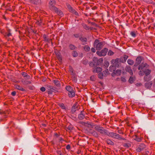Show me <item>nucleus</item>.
<instances>
[{"label": "nucleus", "instance_id": "a19ab883", "mask_svg": "<svg viewBox=\"0 0 155 155\" xmlns=\"http://www.w3.org/2000/svg\"><path fill=\"white\" fill-rule=\"evenodd\" d=\"M80 40L82 42H85L87 41V39L84 38H80Z\"/></svg>", "mask_w": 155, "mask_h": 155}, {"label": "nucleus", "instance_id": "e2e57ef3", "mask_svg": "<svg viewBox=\"0 0 155 155\" xmlns=\"http://www.w3.org/2000/svg\"><path fill=\"white\" fill-rule=\"evenodd\" d=\"M69 130H71L72 129V127L71 126H68L67 128Z\"/></svg>", "mask_w": 155, "mask_h": 155}, {"label": "nucleus", "instance_id": "473e14b6", "mask_svg": "<svg viewBox=\"0 0 155 155\" xmlns=\"http://www.w3.org/2000/svg\"><path fill=\"white\" fill-rule=\"evenodd\" d=\"M59 106L62 109L66 110V108L64 104L63 103H60L59 104Z\"/></svg>", "mask_w": 155, "mask_h": 155}, {"label": "nucleus", "instance_id": "412c9836", "mask_svg": "<svg viewBox=\"0 0 155 155\" xmlns=\"http://www.w3.org/2000/svg\"><path fill=\"white\" fill-rule=\"evenodd\" d=\"M134 139L138 142H140L141 141V138L139 136L135 135L134 137Z\"/></svg>", "mask_w": 155, "mask_h": 155}, {"label": "nucleus", "instance_id": "774afa93", "mask_svg": "<svg viewBox=\"0 0 155 155\" xmlns=\"http://www.w3.org/2000/svg\"><path fill=\"white\" fill-rule=\"evenodd\" d=\"M58 153L60 155V153H61L60 151H58Z\"/></svg>", "mask_w": 155, "mask_h": 155}, {"label": "nucleus", "instance_id": "4be33fe9", "mask_svg": "<svg viewBox=\"0 0 155 155\" xmlns=\"http://www.w3.org/2000/svg\"><path fill=\"white\" fill-rule=\"evenodd\" d=\"M5 36L6 37H12V35L9 30H8L7 32L5 33Z\"/></svg>", "mask_w": 155, "mask_h": 155}, {"label": "nucleus", "instance_id": "4d7b16f0", "mask_svg": "<svg viewBox=\"0 0 155 155\" xmlns=\"http://www.w3.org/2000/svg\"><path fill=\"white\" fill-rule=\"evenodd\" d=\"M118 132L120 134H123L124 132L121 130H118Z\"/></svg>", "mask_w": 155, "mask_h": 155}, {"label": "nucleus", "instance_id": "4c0bfd02", "mask_svg": "<svg viewBox=\"0 0 155 155\" xmlns=\"http://www.w3.org/2000/svg\"><path fill=\"white\" fill-rule=\"evenodd\" d=\"M115 73L117 75H119L121 73V70L119 69H117Z\"/></svg>", "mask_w": 155, "mask_h": 155}, {"label": "nucleus", "instance_id": "37998d69", "mask_svg": "<svg viewBox=\"0 0 155 155\" xmlns=\"http://www.w3.org/2000/svg\"><path fill=\"white\" fill-rule=\"evenodd\" d=\"M82 26L86 30H88L89 29V27L86 25V24H82Z\"/></svg>", "mask_w": 155, "mask_h": 155}, {"label": "nucleus", "instance_id": "a878e982", "mask_svg": "<svg viewBox=\"0 0 155 155\" xmlns=\"http://www.w3.org/2000/svg\"><path fill=\"white\" fill-rule=\"evenodd\" d=\"M43 37L44 39V41L48 42H49L50 40H51V39L48 38L45 35H44Z\"/></svg>", "mask_w": 155, "mask_h": 155}, {"label": "nucleus", "instance_id": "2eb2a0df", "mask_svg": "<svg viewBox=\"0 0 155 155\" xmlns=\"http://www.w3.org/2000/svg\"><path fill=\"white\" fill-rule=\"evenodd\" d=\"M53 82L55 84V85L58 87H61V84L60 81L58 80H54Z\"/></svg>", "mask_w": 155, "mask_h": 155}, {"label": "nucleus", "instance_id": "c85d7f7f", "mask_svg": "<svg viewBox=\"0 0 155 155\" xmlns=\"http://www.w3.org/2000/svg\"><path fill=\"white\" fill-rule=\"evenodd\" d=\"M91 134L95 137H99L98 134L95 131H93Z\"/></svg>", "mask_w": 155, "mask_h": 155}, {"label": "nucleus", "instance_id": "ddd939ff", "mask_svg": "<svg viewBox=\"0 0 155 155\" xmlns=\"http://www.w3.org/2000/svg\"><path fill=\"white\" fill-rule=\"evenodd\" d=\"M85 117L84 112L83 110L81 111L80 114L78 115V118L80 120H82Z\"/></svg>", "mask_w": 155, "mask_h": 155}, {"label": "nucleus", "instance_id": "c756f323", "mask_svg": "<svg viewBox=\"0 0 155 155\" xmlns=\"http://www.w3.org/2000/svg\"><path fill=\"white\" fill-rule=\"evenodd\" d=\"M127 62L130 65H133L134 63V61L133 60L130 59L128 60Z\"/></svg>", "mask_w": 155, "mask_h": 155}, {"label": "nucleus", "instance_id": "052dcab7", "mask_svg": "<svg viewBox=\"0 0 155 155\" xmlns=\"http://www.w3.org/2000/svg\"><path fill=\"white\" fill-rule=\"evenodd\" d=\"M74 37L76 38H78L79 37V35L78 34H75L74 35Z\"/></svg>", "mask_w": 155, "mask_h": 155}, {"label": "nucleus", "instance_id": "c9c22d12", "mask_svg": "<svg viewBox=\"0 0 155 155\" xmlns=\"http://www.w3.org/2000/svg\"><path fill=\"white\" fill-rule=\"evenodd\" d=\"M115 138L117 139H121L123 140H125L124 138H123L122 137H121V136L119 134H116V137Z\"/></svg>", "mask_w": 155, "mask_h": 155}, {"label": "nucleus", "instance_id": "5fc2aeb1", "mask_svg": "<svg viewBox=\"0 0 155 155\" xmlns=\"http://www.w3.org/2000/svg\"><path fill=\"white\" fill-rule=\"evenodd\" d=\"M97 60V58L96 57H94L93 58V61H94L95 63L96 62V61Z\"/></svg>", "mask_w": 155, "mask_h": 155}, {"label": "nucleus", "instance_id": "09e8293b", "mask_svg": "<svg viewBox=\"0 0 155 155\" xmlns=\"http://www.w3.org/2000/svg\"><path fill=\"white\" fill-rule=\"evenodd\" d=\"M130 34L133 37H135L136 36L135 33L134 31L131 32L130 33Z\"/></svg>", "mask_w": 155, "mask_h": 155}, {"label": "nucleus", "instance_id": "72a5a7b5", "mask_svg": "<svg viewBox=\"0 0 155 155\" xmlns=\"http://www.w3.org/2000/svg\"><path fill=\"white\" fill-rule=\"evenodd\" d=\"M84 49L86 51H89L90 50V48L87 45H85L84 47Z\"/></svg>", "mask_w": 155, "mask_h": 155}, {"label": "nucleus", "instance_id": "dca6fc26", "mask_svg": "<svg viewBox=\"0 0 155 155\" xmlns=\"http://www.w3.org/2000/svg\"><path fill=\"white\" fill-rule=\"evenodd\" d=\"M152 84V81L146 82L144 84L145 87L149 89L151 87Z\"/></svg>", "mask_w": 155, "mask_h": 155}, {"label": "nucleus", "instance_id": "7ed1b4c3", "mask_svg": "<svg viewBox=\"0 0 155 155\" xmlns=\"http://www.w3.org/2000/svg\"><path fill=\"white\" fill-rule=\"evenodd\" d=\"M119 59L118 58L112 60L111 61V64H112V66L110 67L109 68V70L110 71V69H111L114 67H118L121 65Z\"/></svg>", "mask_w": 155, "mask_h": 155}, {"label": "nucleus", "instance_id": "680f3d73", "mask_svg": "<svg viewBox=\"0 0 155 155\" xmlns=\"http://www.w3.org/2000/svg\"><path fill=\"white\" fill-rule=\"evenodd\" d=\"M57 58L59 60H62L61 57L60 55H58Z\"/></svg>", "mask_w": 155, "mask_h": 155}, {"label": "nucleus", "instance_id": "bf43d9fd", "mask_svg": "<svg viewBox=\"0 0 155 155\" xmlns=\"http://www.w3.org/2000/svg\"><path fill=\"white\" fill-rule=\"evenodd\" d=\"M71 147L69 145H68L66 147V148L67 150H69L70 149Z\"/></svg>", "mask_w": 155, "mask_h": 155}, {"label": "nucleus", "instance_id": "aec40b11", "mask_svg": "<svg viewBox=\"0 0 155 155\" xmlns=\"http://www.w3.org/2000/svg\"><path fill=\"white\" fill-rule=\"evenodd\" d=\"M68 95L70 97H73L75 96V93L73 90H72L68 93Z\"/></svg>", "mask_w": 155, "mask_h": 155}, {"label": "nucleus", "instance_id": "58836bf2", "mask_svg": "<svg viewBox=\"0 0 155 155\" xmlns=\"http://www.w3.org/2000/svg\"><path fill=\"white\" fill-rule=\"evenodd\" d=\"M69 48L71 50H74L76 48V47L73 45H70L69 46Z\"/></svg>", "mask_w": 155, "mask_h": 155}, {"label": "nucleus", "instance_id": "69168bd1", "mask_svg": "<svg viewBox=\"0 0 155 155\" xmlns=\"http://www.w3.org/2000/svg\"><path fill=\"white\" fill-rule=\"evenodd\" d=\"M153 86L154 87H155V78L153 80Z\"/></svg>", "mask_w": 155, "mask_h": 155}, {"label": "nucleus", "instance_id": "f704fd0d", "mask_svg": "<svg viewBox=\"0 0 155 155\" xmlns=\"http://www.w3.org/2000/svg\"><path fill=\"white\" fill-rule=\"evenodd\" d=\"M135 80V78L132 77H130L129 80V82L130 83H132Z\"/></svg>", "mask_w": 155, "mask_h": 155}, {"label": "nucleus", "instance_id": "3c124183", "mask_svg": "<svg viewBox=\"0 0 155 155\" xmlns=\"http://www.w3.org/2000/svg\"><path fill=\"white\" fill-rule=\"evenodd\" d=\"M45 88L44 87H42L40 88V90L42 92H44L45 91Z\"/></svg>", "mask_w": 155, "mask_h": 155}, {"label": "nucleus", "instance_id": "9d476101", "mask_svg": "<svg viewBox=\"0 0 155 155\" xmlns=\"http://www.w3.org/2000/svg\"><path fill=\"white\" fill-rule=\"evenodd\" d=\"M102 70V69L100 67H94L93 69V72L94 73H99L101 72Z\"/></svg>", "mask_w": 155, "mask_h": 155}, {"label": "nucleus", "instance_id": "b1692460", "mask_svg": "<svg viewBox=\"0 0 155 155\" xmlns=\"http://www.w3.org/2000/svg\"><path fill=\"white\" fill-rule=\"evenodd\" d=\"M126 69V71L128 72L131 75H133L132 70L131 68L130 67H127Z\"/></svg>", "mask_w": 155, "mask_h": 155}, {"label": "nucleus", "instance_id": "20e7f679", "mask_svg": "<svg viewBox=\"0 0 155 155\" xmlns=\"http://www.w3.org/2000/svg\"><path fill=\"white\" fill-rule=\"evenodd\" d=\"M94 129L102 135H107L108 131L103 127L96 126L94 128Z\"/></svg>", "mask_w": 155, "mask_h": 155}, {"label": "nucleus", "instance_id": "49530a36", "mask_svg": "<svg viewBox=\"0 0 155 155\" xmlns=\"http://www.w3.org/2000/svg\"><path fill=\"white\" fill-rule=\"evenodd\" d=\"M104 76V74H103L102 73H100L98 74V77L99 78L102 79L103 78V76Z\"/></svg>", "mask_w": 155, "mask_h": 155}, {"label": "nucleus", "instance_id": "de8ad7c7", "mask_svg": "<svg viewBox=\"0 0 155 155\" xmlns=\"http://www.w3.org/2000/svg\"><path fill=\"white\" fill-rule=\"evenodd\" d=\"M114 52H113L111 50H109L108 53V55L109 56H111L114 54Z\"/></svg>", "mask_w": 155, "mask_h": 155}, {"label": "nucleus", "instance_id": "13d9d810", "mask_svg": "<svg viewBox=\"0 0 155 155\" xmlns=\"http://www.w3.org/2000/svg\"><path fill=\"white\" fill-rule=\"evenodd\" d=\"M16 92L15 91H13L11 93V94L13 96H15L16 95Z\"/></svg>", "mask_w": 155, "mask_h": 155}, {"label": "nucleus", "instance_id": "39448f33", "mask_svg": "<svg viewBox=\"0 0 155 155\" xmlns=\"http://www.w3.org/2000/svg\"><path fill=\"white\" fill-rule=\"evenodd\" d=\"M46 88L49 90L48 91V94H51L52 92L56 93L58 92L56 88L50 85H47L46 86Z\"/></svg>", "mask_w": 155, "mask_h": 155}, {"label": "nucleus", "instance_id": "cd10ccee", "mask_svg": "<svg viewBox=\"0 0 155 155\" xmlns=\"http://www.w3.org/2000/svg\"><path fill=\"white\" fill-rule=\"evenodd\" d=\"M106 142L108 144H110V145H113L114 144V142L111 140L109 139H107L106 140Z\"/></svg>", "mask_w": 155, "mask_h": 155}, {"label": "nucleus", "instance_id": "f257e3e1", "mask_svg": "<svg viewBox=\"0 0 155 155\" xmlns=\"http://www.w3.org/2000/svg\"><path fill=\"white\" fill-rule=\"evenodd\" d=\"M149 67V66L146 63H142L139 66L138 69V70H143L145 74L149 75L151 71L147 69Z\"/></svg>", "mask_w": 155, "mask_h": 155}, {"label": "nucleus", "instance_id": "864d4df0", "mask_svg": "<svg viewBox=\"0 0 155 155\" xmlns=\"http://www.w3.org/2000/svg\"><path fill=\"white\" fill-rule=\"evenodd\" d=\"M121 81L123 82H125L126 81V80L124 78L121 77Z\"/></svg>", "mask_w": 155, "mask_h": 155}, {"label": "nucleus", "instance_id": "f3484780", "mask_svg": "<svg viewBox=\"0 0 155 155\" xmlns=\"http://www.w3.org/2000/svg\"><path fill=\"white\" fill-rule=\"evenodd\" d=\"M30 1L31 3L36 5L39 4L41 2V0H30Z\"/></svg>", "mask_w": 155, "mask_h": 155}, {"label": "nucleus", "instance_id": "603ef678", "mask_svg": "<svg viewBox=\"0 0 155 155\" xmlns=\"http://www.w3.org/2000/svg\"><path fill=\"white\" fill-rule=\"evenodd\" d=\"M21 74L23 76L25 77H26L27 75V73L25 72H21Z\"/></svg>", "mask_w": 155, "mask_h": 155}, {"label": "nucleus", "instance_id": "6e6552de", "mask_svg": "<svg viewBox=\"0 0 155 155\" xmlns=\"http://www.w3.org/2000/svg\"><path fill=\"white\" fill-rule=\"evenodd\" d=\"M145 148V145L143 143H141L138 146L136 149V151L137 152H140L142 150H144Z\"/></svg>", "mask_w": 155, "mask_h": 155}, {"label": "nucleus", "instance_id": "393cba45", "mask_svg": "<svg viewBox=\"0 0 155 155\" xmlns=\"http://www.w3.org/2000/svg\"><path fill=\"white\" fill-rule=\"evenodd\" d=\"M58 15H60L61 16H62L63 15L62 12L61 11L58 9L57 8V10H53Z\"/></svg>", "mask_w": 155, "mask_h": 155}, {"label": "nucleus", "instance_id": "79ce46f5", "mask_svg": "<svg viewBox=\"0 0 155 155\" xmlns=\"http://www.w3.org/2000/svg\"><path fill=\"white\" fill-rule=\"evenodd\" d=\"M140 71L139 72V74L140 75H141V76H143L144 75V71L143 70H140Z\"/></svg>", "mask_w": 155, "mask_h": 155}, {"label": "nucleus", "instance_id": "0eeeda50", "mask_svg": "<svg viewBox=\"0 0 155 155\" xmlns=\"http://www.w3.org/2000/svg\"><path fill=\"white\" fill-rule=\"evenodd\" d=\"M49 7L52 10H57V8L54 6L55 2L54 0H51L49 3Z\"/></svg>", "mask_w": 155, "mask_h": 155}, {"label": "nucleus", "instance_id": "c03bdc74", "mask_svg": "<svg viewBox=\"0 0 155 155\" xmlns=\"http://www.w3.org/2000/svg\"><path fill=\"white\" fill-rule=\"evenodd\" d=\"M109 63L108 62H105L104 64V66L105 68H107L108 67V66L109 65Z\"/></svg>", "mask_w": 155, "mask_h": 155}, {"label": "nucleus", "instance_id": "5701e85b", "mask_svg": "<svg viewBox=\"0 0 155 155\" xmlns=\"http://www.w3.org/2000/svg\"><path fill=\"white\" fill-rule=\"evenodd\" d=\"M15 88L18 90L22 91H25V90L22 87L19 85H16L15 86Z\"/></svg>", "mask_w": 155, "mask_h": 155}, {"label": "nucleus", "instance_id": "6e6d98bb", "mask_svg": "<svg viewBox=\"0 0 155 155\" xmlns=\"http://www.w3.org/2000/svg\"><path fill=\"white\" fill-rule=\"evenodd\" d=\"M91 51L93 52L94 53L96 51V50L95 48H91Z\"/></svg>", "mask_w": 155, "mask_h": 155}, {"label": "nucleus", "instance_id": "ea45409f", "mask_svg": "<svg viewBox=\"0 0 155 155\" xmlns=\"http://www.w3.org/2000/svg\"><path fill=\"white\" fill-rule=\"evenodd\" d=\"M95 63H93V62H90L89 63V65L91 67H95Z\"/></svg>", "mask_w": 155, "mask_h": 155}, {"label": "nucleus", "instance_id": "a18cd8bd", "mask_svg": "<svg viewBox=\"0 0 155 155\" xmlns=\"http://www.w3.org/2000/svg\"><path fill=\"white\" fill-rule=\"evenodd\" d=\"M88 61L86 59H84L83 60L82 63L84 65H87L88 63Z\"/></svg>", "mask_w": 155, "mask_h": 155}, {"label": "nucleus", "instance_id": "2f4dec72", "mask_svg": "<svg viewBox=\"0 0 155 155\" xmlns=\"http://www.w3.org/2000/svg\"><path fill=\"white\" fill-rule=\"evenodd\" d=\"M65 88L66 90L68 91V92L70 91H72V90H73L71 87L69 86H67Z\"/></svg>", "mask_w": 155, "mask_h": 155}, {"label": "nucleus", "instance_id": "6ab92c4d", "mask_svg": "<svg viewBox=\"0 0 155 155\" xmlns=\"http://www.w3.org/2000/svg\"><path fill=\"white\" fill-rule=\"evenodd\" d=\"M149 75L145 74L144 78V80L148 82L151 79V77L150 76H148Z\"/></svg>", "mask_w": 155, "mask_h": 155}, {"label": "nucleus", "instance_id": "7c9ffc66", "mask_svg": "<svg viewBox=\"0 0 155 155\" xmlns=\"http://www.w3.org/2000/svg\"><path fill=\"white\" fill-rule=\"evenodd\" d=\"M103 59L102 58H100L98 60L97 59V62L96 64L97 65H99L102 62Z\"/></svg>", "mask_w": 155, "mask_h": 155}, {"label": "nucleus", "instance_id": "423d86ee", "mask_svg": "<svg viewBox=\"0 0 155 155\" xmlns=\"http://www.w3.org/2000/svg\"><path fill=\"white\" fill-rule=\"evenodd\" d=\"M108 51V49L107 48H105L101 51H97L96 53L99 56H105L106 55Z\"/></svg>", "mask_w": 155, "mask_h": 155}, {"label": "nucleus", "instance_id": "1a4fd4ad", "mask_svg": "<svg viewBox=\"0 0 155 155\" xmlns=\"http://www.w3.org/2000/svg\"><path fill=\"white\" fill-rule=\"evenodd\" d=\"M142 58L141 57H138L136 60V62L134 64V66L136 67L141 62Z\"/></svg>", "mask_w": 155, "mask_h": 155}, {"label": "nucleus", "instance_id": "bb28decb", "mask_svg": "<svg viewBox=\"0 0 155 155\" xmlns=\"http://www.w3.org/2000/svg\"><path fill=\"white\" fill-rule=\"evenodd\" d=\"M21 82L24 84H31V82L29 81H25L22 80Z\"/></svg>", "mask_w": 155, "mask_h": 155}, {"label": "nucleus", "instance_id": "8fccbe9b", "mask_svg": "<svg viewBox=\"0 0 155 155\" xmlns=\"http://www.w3.org/2000/svg\"><path fill=\"white\" fill-rule=\"evenodd\" d=\"M108 72V70L107 69H106L104 71H103L104 72V76H106L107 75V74Z\"/></svg>", "mask_w": 155, "mask_h": 155}, {"label": "nucleus", "instance_id": "9b49d317", "mask_svg": "<svg viewBox=\"0 0 155 155\" xmlns=\"http://www.w3.org/2000/svg\"><path fill=\"white\" fill-rule=\"evenodd\" d=\"M68 8L70 12L72 13L75 14L76 15H78V13L75 11L70 5H68Z\"/></svg>", "mask_w": 155, "mask_h": 155}, {"label": "nucleus", "instance_id": "0e129e2a", "mask_svg": "<svg viewBox=\"0 0 155 155\" xmlns=\"http://www.w3.org/2000/svg\"><path fill=\"white\" fill-rule=\"evenodd\" d=\"M26 77L27 79H29L30 78V77L29 76L27 75V76Z\"/></svg>", "mask_w": 155, "mask_h": 155}, {"label": "nucleus", "instance_id": "f03ea898", "mask_svg": "<svg viewBox=\"0 0 155 155\" xmlns=\"http://www.w3.org/2000/svg\"><path fill=\"white\" fill-rule=\"evenodd\" d=\"M104 45V42H101L98 39H96L94 42V45L97 50L101 49Z\"/></svg>", "mask_w": 155, "mask_h": 155}, {"label": "nucleus", "instance_id": "e433bc0d", "mask_svg": "<svg viewBox=\"0 0 155 155\" xmlns=\"http://www.w3.org/2000/svg\"><path fill=\"white\" fill-rule=\"evenodd\" d=\"M73 56L74 57H77L78 55V54L76 51H73L72 53Z\"/></svg>", "mask_w": 155, "mask_h": 155}, {"label": "nucleus", "instance_id": "a211bd4d", "mask_svg": "<svg viewBox=\"0 0 155 155\" xmlns=\"http://www.w3.org/2000/svg\"><path fill=\"white\" fill-rule=\"evenodd\" d=\"M116 133L114 132H107V135L113 138H115Z\"/></svg>", "mask_w": 155, "mask_h": 155}, {"label": "nucleus", "instance_id": "f8f14e48", "mask_svg": "<svg viewBox=\"0 0 155 155\" xmlns=\"http://www.w3.org/2000/svg\"><path fill=\"white\" fill-rule=\"evenodd\" d=\"M128 57V56L124 54V55L123 57H121L119 59V60L121 62L124 63L126 61Z\"/></svg>", "mask_w": 155, "mask_h": 155}, {"label": "nucleus", "instance_id": "4468645a", "mask_svg": "<svg viewBox=\"0 0 155 155\" xmlns=\"http://www.w3.org/2000/svg\"><path fill=\"white\" fill-rule=\"evenodd\" d=\"M78 110L77 104H75L72 107L71 109V112L72 114H74L77 110Z\"/></svg>", "mask_w": 155, "mask_h": 155}, {"label": "nucleus", "instance_id": "338daca9", "mask_svg": "<svg viewBox=\"0 0 155 155\" xmlns=\"http://www.w3.org/2000/svg\"><path fill=\"white\" fill-rule=\"evenodd\" d=\"M34 87H29V88L30 89L33 90V89Z\"/></svg>", "mask_w": 155, "mask_h": 155}]
</instances>
